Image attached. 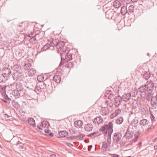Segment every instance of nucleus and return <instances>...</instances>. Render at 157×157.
<instances>
[{
    "instance_id": "obj_1",
    "label": "nucleus",
    "mask_w": 157,
    "mask_h": 157,
    "mask_svg": "<svg viewBox=\"0 0 157 157\" xmlns=\"http://www.w3.org/2000/svg\"><path fill=\"white\" fill-rule=\"evenodd\" d=\"M25 82L23 80L17 82L16 84V88L22 92V95L25 94L27 95H31L30 92L31 90L29 88L27 87L26 89H24V87H26L25 84Z\"/></svg>"
},
{
    "instance_id": "obj_2",
    "label": "nucleus",
    "mask_w": 157,
    "mask_h": 157,
    "mask_svg": "<svg viewBox=\"0 0 157 157\" xmlns=\"http://www.w3.org/2000/svg\"><path fill=\"white\" fill-rule=\"evenodd\" d=\"M99 130L102 132L104 135H107V134L112 133L113 132V123L109 122L107 124H104L100 128Z\"/></svg>"
},
{
    "instance_id": "obj_3",
    "label": "nucleus",
    "mask_w": 157,
    "mask_h": 157,
    "mask_svg": "<svg viewBox=\"0 0 157 157\" xmlns=\"http://www.w3.org/2000/svg\"><path fill=\"white\" fill-rule=\"evenodd\" d=\"M12 77L13 80L16 81L18 80L20 82L23 80L22 72H14L13 75Z\"/></svg>"
},
{
    "instance_id": "obj_4",
    "label": "nucleus",
    "mask_w": 157,
    "mask_h": 157,
    "mask_svg": "<svg viewBox=\"0 0 157 157\" xmlns=\"http://www.w3.org/2000/svg\"><path fill=\"white\" fill-rule=\"evenodd\" d=\"M149 121L146 119H143L140 121L139 125L141 127L145 129H146L149 126Z\"/></svg>"
},
{
    "instance_id": "obj_5",
    "label": "nucleus",
    "mask_w": 157,
    "mask_h": 157,
    "mask_svg": "<svg viewBox=\"0 0 157 157\" xmlns=\"http://www.w3.org/2000/svg\"><path fill=\"white\" fill-rule=\"evenodd\" d=\"M121 137V134L120 133L117 132L114 134L113 136V139L114 141L117 144H120Z\"/></svg>"
},
{
    "instance_id": "obj_6",
    "label": "nucleus",
    "mask_w": 157,
    "mask_h": 157,
    "mask_svg": "<svg viewBox=\"0 0 157 157\" xmlns=\"http://www.w3.org/2000/svg\"><path fill=\"white\" fill-rule=\"evenodd\" d=\"M56 48L58 49L61 50L64 52L66 51V47H65V42L64 41H59Z\"/></svg>"
},
{
    "instance_id": "obj_7",
    "label": "nucleus",
    "mask_w": 157,
    "mask_h": 157,
    "mask_svg": "<svg viewBox=\"0 0 157 157\" xmlns=\"http://www.w3.org/2000/svg\"><path fill=\"white\" fill-rule=\"evenodd\" d=\"M146 86L147 87L148 90L152 91L154 88V83L153 81L151 80L147 81L145 84Z\"/></svg>"
},
{
    "instance_id": "obj_8",
    "label": "nucleus",
    "mask_w": 157,
    "mask_h": 157,
    "mask_svg": "<svg viewBox=\"0 0 157 157\" xmlns=\"http://www.w3.org/2000/svg\"><path fill=\"white\" fill-rule=\"evenodd\" d=\"M11 73V71L10 69L7 67H6L3 68L2 71V74L3 75L6 76L7 78L9 76Z\"/></svg>"
},
{
    "instance_id": "obj_9",
    "label": "nucleus",
    "mask_w": 157,
    "mask_h": 157,
    "mask_svg": "<svg viewBox=\"0 0 157 157\" xmlns=\"http://www.w3.org/2000/svg\"><path fill=\"white\" fill-rule=\"evenodd\" d=\"M122 99L120 96H118L114 98V103L115 104V105L117 107L119 106L121 104L122 101Z\"/></svg>"
},
{
    "instance_id": "obj_10",
    "label": "nucleus",
    "mask_w": 157,
    "mask_h": 157,
    "mask_svg": "<svg viewBox=\"0 0 157 157\" xmlns=\"http://www.w3.org/2000/svg\"><path fill=\"white\" fill-rule=\"evenodd\" d=\"M141 76L143 79L147 81L150 77V73L148 71H145L141 74Z\"/></svg>"
},
{
    "instance_id": "obj_11",
    "label": "nucleus",
    "mask_w": 157,
    "mask_h": 157,
    "mask_svg": "<svg viewBox=\"0 0 157 157\" xmlns=\"http://www.w3.org/2000/svg\"><path fill=\"white\" fill-rule=\"evenodd\" d=\"M65 54V58L63 59L64 62H68L70 61L72 59V54L69 53H67Z\"/></svg>"
},
{
    "instance_id": "obj_12",
    "label": "nucleus",
    "mask_w": 157,
    "mask_h": 157,
    "mask_svg": "<svg viewBox=\"0 0 157 157\" xmlns=\"http://www.w3.org/2000/svg\"><path fill=\"white\" fill-rule=\"evenodd\" d=\"M103 119L100 116L96 117L93 121V122L95 124H99L102 123L103 122Z\"/></svg>"
},
{
    "instance_id": "obj_13",
    "label": "nucleus",
    "mask_w": 157,
    "mask_h": 157,
    "mask_svg": "<svg viewBox=\"0 0 157 157\" xmlns=\"http://www.w3.org/2000/svg\"><path fill=\"white\" fill-rule=\"evenodd\" d=\"M12 68L14 71V72H22L21 67L17 65H14L12 67Z\"/></svg>"
},
{
    "instance_id": "obj_14",
    "label": "nucleus",
    "mask_w": 157,
    "mask_h": 157,
    "mask_svg": "<svg viewBox=\"0 0 157 157\" xmlns=\"http://www.w3.org/2000/svg\"><path fill=\"white\" fill-rule=\"evenodd\" d=\"M134 132H133L132 131H129L127 130L124 136L126 137L127 138L129 139L131 138L133 136Z\"/></svg>"
},
{
    "instance_id": "obj_15",
    "label": "nucleus",
    "mask_w": 157,
    "mask_h": 157,
    "mask_svg": "<svg viewBox=\"0 0 157 157\" xmlns=\"http://www.w3.org/2000/svg\"><path fill=\"white\" fill-rule=\"evenodd\" d=\"M2 95L4 98V99L2 100V101L3 102L8 104L10 103L11 99L8 97V95L6 94V93H3Z\"/></svg>"
},
{
    "instance_id": "obj_16",
    "label": "nucleus",
    "mask_w": 157,
    "mask_h": 157,
    "mask_svg": "<svg viewBox=\"0 0 157 157\" xmlns=\"http://www.w3.org/2000/svg\"><path fill=\"white\" fill-rule=\"evenodd\" d=\"M101 114L102 115H106L109 113V110L107 107H103Z\"/></svg>"
},
{
    "instance_id": "obj_17",
    "label": "nucleus",
    "mask_w": 157,
    "mask_h": 157,
    "mask_svg": "<svg viewBox=\"0 0 157 157\" xmlns=\"http://www.w3.org/2000/svg\"><path fill=\"white\" fill-rule=\"evenodd\" d=\"M93 127V125L89 123L85 125L84 128L86 131L90 132L92 131Z\"/></svg>"
},
{
    "instance_id": "obj_18",
    "label": "nucleus",
    "mask_w": 157,
    "mask_h": 157,
    "mask_svg": "<svg viewBox=\"0 0 157 157\" xmlns=\"http://www.w3.org/2000/svg\"><path fill=\"white\" fill-rule=\"evenodd\" d=\"M121 98L123 100L125 101H128L131 98L130 95L129 93L128 94H125L123 95Z\"/></svg>"
},
{
    "instance_id": "obj_19",
    "label": "nucleus",
    "mask_w": 157,
    "mask_h": 157,
    "mask_svg": "<svg viewBox=\"0 0 157 157\" xmlns=\"http://www.w3.org/2000/svg\"><path fill=\"white\" fill-rule=\"evenodd\" d=\"M139 91L140 93H145L146 92H149L150 91L148 90V89L147 88L146 86V85L145 84L142 85L139 88Z\"/></svg>"
},
{
    "instance_id": "obj_20",
    "label": "nucleus",
    "mask_w": 157,
    "mask_h": 157,
    "mask_svg": "<svg viewBox=\"0 0 157 157\" xmlns=\"http://www.w3.org/2000/svg\"><path fill=\"white\" fill-rule=\"evenodd\" d=\"M59 136L58 137V138H59L66 137L68 136V132L66 131H62L59 132Z\"/></svg>"
},
{
    "instance_id": "obj_21",
    "label": "nucleus",
    "mask_w": 157,
    "mask_h": 157,
    "mask_svg": "<svg viewBox=\"0 0 157 157\" xmlns=\"http://www.w3.org/2000/svg\"><path fill=\"white\" fill-rule=\"evenodd\" d=\"M42 86H38L37 85L36 86L35 89L34 90H32L31 89H30L31 90H30L31 94L33 92H34L35 91L37 93L38 92L39 93L41 91H42Z\"/></svg>"
},
{
    "instance_id": "obj_22",
    "label": "nucleus",
    "mask_w": 157,
    "mask_h": 157,
    "mask_svg": "<svg viewBox=\"0 0 157 157\" xmlns=\"http://www.w3.org/2000/svg\"><path fill=\"white\" fill-rule=\"evenodd\" d=\"M105 94H106L105 95V97H108V99H110V101H113V98H112V97H113V94H112L111 91H107Z\"/></svg>"
},
{
    "instance_id": "obj_23",
    "label": "nucleus",
    "mask_w": 157,
    "mask_h": 157,
    "mask_svg": "<svg viewBox=\"0 0 157 157\" xmlns=\"http://www.w3.org/2000/svg\"><path fill=\"white\" fill-rule=\"evenodd\" d=\"M83 124V123L81 120L76 121L74 123L75 126L76 127H81Z\"/></svg>"
},
{
    "instance_id": "obj_24",
    "label": "nucleus",
    "mask_w": 157,
    "mask_h": 157,
    "mask_svg": "<svg viewBox=\"0 0 157 157\" xmlns=\"http://www.w3.org/2000/svg\"><path fill=\"white\" fill-rule=\"evenodd\" d=\"M59 41L58 39H53L52 41L51 42V44L52 47H56Z\"/></svg>"
},
{
    "instance_id": "obj_25",
    "label": "nucleus",
    "mask_w": 157,
    "mask_h": 157,
    "mask_svg": "<svg viewBox=\"0 0 157 157\" xmlns=\"http://www.w3.org/2000/svg\"><path fill=\"white\" fill-rule=\"evenodd\" d=\"M35 35H39L38 34H35V33H31L30 34H29L28 35V36L29 37H30L32 38V39H33L34 40V43H36L37 42V40H36V38H34V37L35 36Z\"/></svg>"
},
{
    "instance_id": "obj_26",
    "label": "nucleus",
    "mask_w": 157,
    "mask_h": 157,
    "mask_svg": "<svg viewBox=\"0 0 157 157\" xmlns=\"http://www.w3.org/2000/svg\"><path fill=\"white\" fill-rule=\"evenodd\" d=\"M53 80L56 83H59L61 80V78L59 75H55L53 77Z\"/></svg>"
},
{
    "instance_id": "obj_27",
    "label": "nucleus",
    "mask_w": 157,
    "mask_h": 157,
    "mask_svg": "<svg viewBox=\"0 0 157 157\" xmlns=\"http://www.w3.org/2000/svg\"><path fill=\"white\" fill-rule=\"evenodd\" d=\"M7 79L6 76L2 74L0 75V83H4Z\"/></svg>"
},
{
    "instance_id": "obj_28",
    "label": "nucleus",
    "mask_w": 157,
    "mask_h": 157,
    "mask_svg": "<svg viewBox=\"0 0 157 157\" xmlns=\"http://www.w3.org/2000/svg\"><path fill=\"white\" fill-rule=\"evenodd\" d=\"M42 128H48L49 125V122L47 121H43L40 123Z\"/></svg>"
},
{
    "instance_id": "obj_29",
    "label": "nucleus",
    "mask_w": 157,
    "mask_h": 157,
    "mask_svg": "<svg viewBox=\"0 0 157 157\" xmlns=\"http://www.w3.org/2000/svg\"><path fill=\"white\" fill-rule=\"evenodd\" d=\"M74 63L71 62H65L64 66L68 68H72L74 66Z\"/></svg>"
},
{
    "instance_id": "obj_30",
    "label": "nucleus",
    "mask_w": 157,
    "mask_h": 157,
    "mask_svg": "<svg viewBox=\"0 0 157 157\" xmlns=\"http://www.w3.org/2000/svg\"><path fill=\"white\" fill-rule=\"evenodd\" d=\"M31 67V64L28 63V62H25L24 65V68L25 70H30Z\"/></svg>"
},
{
    "instance_id": "obj_31",
    "label": "nucleus",
    "mask_w": 157,
    "mask_h": 157,
    "mask_svg": "<svg viewBox=\"0 0 157 157\" xmlns=\"http://www.w3.org/2000/svg\"><path fill=\"white\" fill-rule=\"evenodd\" d=\"M20 94H22V92H20L19 90H13V95L17 98H18L19 96L20 95Z\"/></svg>"
},
{
    "instance_id": "obj_32",
    "label": "nucleus",
    "mask_w": 157,
    "mask_h": 157,
    "mask_svg": "<svg viewBox=\"0 0 157 157\" xmlns=\"http://www.w3.org/2000/svg\"><path fill=\"white\" fill-rule=\"evenodd\" d=\"M135 128V124L134 125L132 123L129 125L127 130L129 131H132L133 132H134Z\"/></svg>"
},
{
    "instance_id": "obj_33",
    "label": "nucleus",
    "mask_w": 157,
    "mask_h": 157,
    "mask_svg": "<svg viewBox=\"0 0 157 157\" xmlns=\"http://www.w3.org/2000/svg\"><path fill=\"white\" fill-rule=\"evenodd\" d=\"M36 73V71L35 69L32 68L29 70L28 72V75L30 76H33Z\"/></svg>"
},
{
    "instance_id": "obj_34",
    "label": "nucleus",
    "mask_w": 157,
    "mask_h": 157,
    "mask_svg": "<svg viewBox=\"0 0 157 157\" xmlns=\"http://www.w3.org/2000/svg\"><path fill=\"white\" fill-rule=\"evenodd\" d=\"M28 123L31 125L34 126L35 124V122L34 119L32 118H30L28 120Z\"/></svg>"
},
{
    "instance_id": "obj_35",
    "label": "nucleus",
    "mask_w": 157,
    "mask_h": 157,
    "mask_svg": "<svg viewBox=\"0 0 157 157\" xmlns=\"http://www.w3.org/2000/svg\"><path fill=\"white\" fill-rule=\"evenodd\" d=\"M108 148V144L106 142H103L101 150L104 151H106Z\"/></svg>"
},
{
    "instance_id": "obj_36",
    "label": "nucleus",
    "mask_w": 157,
    "mask_h": 157,
    "mask_svg": "<svg viewBox=\"0 0 157 157\" xmlns=\"http://www.w3.org/2000/svg\"><path fill=\"white\" fill-rule=\"evenodd\" d=\"M112 133H110L107 134V135H104L105 136L107 137V142L109 145H110L111 143V134Z\"/></svg>"
},
{
    "instance_id": "obj_37",
    "label": "nucleus",
    "mask_w": 157,
    "mask_h": 157,
    "mask_svg": "<svg viewBox=\"0 0 157 157\" xmlns=\"http://www.w3.org/2000/svg\"><path fill=\"white\" fill-rule=\"evenodd\" d=\"M128 12L127 7L125 6H123L121 9V12L122 14H125Z\"/></svg>"
},
{
    "instance_id": "obj_38",
    "label": "nucleus",
    "mask_w": 157,
    "mask_h": 157,
    "mask_svg": "<svg viewBox=\"0 0 157 157\" xmlns=\"http://www.w3.org/2000/svg\"><path fill=\"white\" fill-rule=\"evenodd\" d=\"M123 121V117H120L117 118L116 120V123L117 124H120L122 123Z\"/></svg>"
},
{
    "instance_id": "obj_39",
    "label": "nucleus",
    "mask_w": 157,
    "mask_h": 157,
    "mask_svg": "<svg viewBox=\"0 0 157 157\" xmlns=\"http://www.w3.org/2000/svg\"><path fill=\"white\" fill-rule=\"evenodd\" d=\"M51 46L50 44L49 43H47L43 47L42 49L43 50H48V49H52V48H51Z\"/></svg>"
},
{
    "instance_id": "obj_40",
    "label": "nucleus",
    "mask_w": 157,
    "mask_h": 157,
    "mask_svg": "<svg viewBox=\"0 0 157 157\" xmlns=\"http://www.w3.org/2000/svg\"><path fill=\"white\" fill-rule=\"evenodd\" d=\"M138 93V92L136 90H133L129 93L131 97H135Z\"/></svg>"
},
{
    "instance_id": "obj_41",
    "label": "nucleus",
    "mask_w": 157,
    "mask_h": 157,
    "mask_svg": "<svg viewBox=\"0 0 157 157\" xmlns=\"http://www.w3.org/2000/svg\"><path fill=\"white\" fill-rule=\"evenodd\" d=\"M121 5V3L118 1H115L114 2L113 6L116 8H119Z\"/></svg>"
},
{
    "instance_id": "obj_42",
    "label": "nucleus",
    "mask_w": 157,
    "mask_h": 157,
    "mask_svg": "<svg viewBox=\"0 0 157 157\" xmlns=\"http://www.w3.org/2000/svg\"><path fill=\"white\" fill-rule=\"evenodd\" d=\"M44 81L45 82L44 83V84H45L46 86H51L52 85L51 81L50 79H46Z\"/></svg>"
},
{
    "instance_id": "obj_43",
    "label": "nucleus",
    "mask_w": 157,
    "mask_h": 157,
    "mask_svg": "<svg viewBox=\"0 0 157 157\" xmlns=\"http://www.w3.org/2000/svg\"><path fill=\"white\" fill-rule=\"evenodd\" d=\"M63 54H62L61 53V61L60 63L59 66H62L64 64H65V62H64L63 60V59H64V56L63 55Z\"/></svg>"
},
{
    "instance_id": "obj_44",
    "label": "nucleus",
    "mask_w": 157,
    "mask_h": 157,
    "mask_svg": "<svg viewBox=\"0 0 157 157\" xmlns=\"http://www.w3.org/2000/svg\"><path fill=\"white\" fill-rule=\"evenodd\" d=\"M98 132H94L87 135V136L88 137H91L93 136L95 137L96 136H98Z\"/></svg>"
},
{
    "instance_id": "obj_45",
    "label": "nucleus",
    "mask_w": 157,
    "mask_h": 157,
    "mask_svg": "<svg viewBox=\"0 0 157 157\" xmlns=\"http://www.w3.org/2000/svg\"><path fill=\"white\" fill-rule=\"evenodd\" d=\"M134 8L133 5H130L128 8V11L130 13H132L134 11Z\"/></svg>"
},
{
    "instance_id": "obj_46",
    "label": "nucleus",
    "mask_w": 157,
    "mask_h": 157,
    "mask_svg": "<svg viewBox=\"0 0 157 157\" xmlns=\"http://www.w3.org/2000/svg\"><path fill=\"white\" fill-rule=\"evenodd\" d=\"M113 101H106V103L107 104V107H109L110 108L113 105V104L112 103Z\"/></svg>"
},
{
    "instance_id": "obj_47",
    "label": "nucleus",
    "mask_w": 157,
    "mask_h": 157,
    "mask_svg": "<svg viewBox=\"0 0 157 157\" xmlns=\"http://www.w3.org/2000/svg\"><path fill=\"white\" fill-rule=\"evenodd\" d=\"M152 93L151 92H149L148 94L146 97V99L148 101H149L150 100L151 98L152 97Z\"/></svg>"
},
{
    "instance_id": "obj_48",
    "label": "nucleus",
    "mask_w": 157,
    "mask_h": 157,
    "mask_svg": "<svg viewBox=\"0 0 157 157\" xmlns=\"http://www.w3.org/2000/svg\"><path fill=\"white\" fill-rule=\"evenodd\" d=\"M154 98L152 97L151 99V104L152 106H154L155 105H156V104L157 103V102H155L153 100V99H154Z\"/></svg>"
},
{
    "instance_id": "obj_49",
    "label": "nucleus",
    "mask_w": 157,
    "mask_h": 157,
    "mask_svg": "<svg viewBox=\"0 0 157 157\" xmlns=\"http://www.w3.org/2000/svg\"><path fill=\"white\" fill-rule=\"evenodd\" d=\"M138 135L135 134L134 136L135 137V138L132 140V142H135L138 140V136L140 134V133L139 132H138Z\"/></svg>"
},
{
    "instance_id": "obj_50",
    "label": "nucleus",
    "mask_w": 157,
    "mask_h": 157,
    "mask_svg": "<svg viewBox=\"0 0 157 157\" xmlns=\"http://www.w3.org/2000/svg\"><path fill=\"white\" fill-rule=\"evenodd\" d=\"M0 86L1 87L0 88L2 90L1 92L2 94L3 93H6V86Z\"/></svg>"
},
{
    "instance_id": "obj_51",
    "label": "nucleus",
    "mask_w": 157,
    "mask_h": 157,
    "mask_svg": "<svg viewBox=\"0 0 157 157\" xmlns=\"http://www.w3.org/2000/svg\"><path fill=\"white\" fill-rule=\"evenodd\" d=\"M12 105L14 108H18V104L17 102H15L14 101H12Z\"/></svg>"
},
{
    "instance_id": "obj_52",
    "label": "nucleus",
    "mask_w": 157,
    "mask_h": 157,
    "mask_svg": "<svg viewBox=\"0 0 157 157\" xmlns=\"http://www.w3.org/2000/svg\"><path fill=\"white\" fill-rule=\"evenodd\" d=\"M139 121V119L138 117H135V118L133 119L132 122L134 123V124H136L138 123Z\"/></svg>"
},
{
    "instance_id": "obj_53",
    "label": "nucleus",
    "mask_w": 157,
    "mask_h": 157,
    "mask_svg": "<svg viewBox=\"0 0 157 157\" xmlns=\"http://www.w3.org/2000/svg\"><path fill=\"white\" fill-rule=\"evenodd\" d=\"M117 115L115 111V112L112 113L110 115V118L112 119L113 118Z\"/></svg>"
},
{
    "instance_id": "obj_54",
    "label": "nucleus",
    "mask_w": 157,
    "mask_h": 157,
    "mask_svg": "<svg viewBox=\"0 0 157 157\" xmlns=\"http://www.w3.org/2000/svg\"><path fill=\"white\" fill-rule=\"evenodd\" d=\"M117 115L115 111V112L112 113L110 115V118L112 119L113 118Z\"/></svg>"
},
{
    "instance_id": "obj_55",
    "label": "nucleus",
    "mask_w": 157,
    "mask_h": 157,
    "mask_svg": "<svg viewBox=\"0 0 157 157\" xmlns=\"http://www.w3.org/2000/svg\"><path fill=\"white\" fill-rule=\"evenodd\" d=\"M85 135L84 134H80L77 136L78 139H82L85 136Z\"/></svg>"
},
{
    "instance_id": "obj_56",
    "label": "nucleus",
    "mask_w": 157,
    "mask_h": 157,
    "mask_svg": "<svg viewBox=\"0 0 157 157\" xmlns=\"http://www.w3.org/2000/svg\"><path fill=\"white\" fill-rule=\"evenodd\" d=\"M109 155H110L112 157H119L120 156L117 154H112L109 153Z\"/></svg>"
},
{
    "instance_id": "obj_57",
    "label": "nucleus",
    "mask_w": 157,
    "mask_h": 157,
    "mask_svg": "<svg viewBox=\"0 0 157 157\" xmlns=\"http://www.w3.org/2000/svg\"><path fill=\"white\" fill-rule=\"evenodd\" d=\"M38 80L39 81L41 82L42 81H43V79H44V78L43 77H42L40 76H38L37 78Z\"/></svg>"
},
{
    "instance_id": "obj_58",
    "label": "nucleus",
    "mask_w": 157,
    "mask_h": 157,
    "mask_svg": "<svg viewBox=\"0 0 157 157\" xmlns=\"http://www.w3.org/2000/svg\"><path fill=\"white\" fill-rule=\"evenodd\" d=\"M69 132H70L71 134H75L76 132V131L73 129H70Z\"/></svg>"
},
{
    "instance_id": "obj_59",
    "label": "nucleus",
    "mask_w": 157,
    "mask_h": 157,
    "mask_svg": "<svg viewBox=\"0 0 157 157\" xmlns=\"http://www.w3.org/2000/svg\"><path fill=\"white\" fill-rule=\"evenodd\" d=\"M113 0H103L102 2H103V3H106L107 4L109 3V2H111Z\"/></svg>"
},
{
    "instance_id": "obj_60",
    "label": "nucleus",
    "mask_w": 157,
    "mask_h": 157,
    "mask_svg": "<svg viewBox=\"0 0 157 157\" xmlns=\"http://www.w3.org/2000/svg\"><path fill=\"white\" fill-rule=\"evenodd\" d=\"M115 112H116V113L117 115H118L120 114L121 112V110L120 109H118L116 110H115Z\"/></svg>"
},
{
    "instance_id": "obj_61",
    "label": "nucleus",
    "mask_w": 157,
    "mask_h": 157,
    "mask_svg": "<svg viewBox=\"0 0 157 157\" xmlns=\"http://www.w3.org/2000/svg\"><path fill=\"white\" fill-rule=\"evenodd\" d=\"M37 128H39V129H40V130L42 129V126H41L40 123L39 124H38V125H37Z\"/></svg>"
},
{
    "instance_id": "obj_62",
    "label": "nucleus",
    "mask_w": 157,
    "mask_h": 157,
    "mask_svg": "<svg viewBox=\"0 0 157 157\" xmlns=\"http://www.w3.org/2000/svg\"><path fill=\"white\" fill-rule=\"evenodd\" d=\"M66 144L69 147H71V146H72V147L74 146L71 143H67Z\"/></svg>"
},
{
    "instance_id": "obj_63",
    "label": "nucleus",
    "mask_w": 157,
    "mask_h": 157,
    "mask_svg": "<svg viewBox=\"0 0 157 157\" xmlns=\"http://www.w3.org/2000/svg\"><path fill=\"white\" fill-rule=\"evenodd\" d=\"M20 148L21 149H25V147H24V146H23V144H21V145H20Z\"/></svg>"
},
{
    "instance_id": "obj_64",
    "label": "nucleus",
    "mask_w": 157,
    "mask_h": 157,
    "mask_svg": "<svg viewBox=\"0 0 157 157\" xmlns=\"http://www.w3.org/2000/svg\"><path fill=\"white\" fill-rule=\"evenodd\" d=\"M44 132L46 133H49L50 132V130L48 129H45L44 130Z\"/></svg>"
}]
</instances>
